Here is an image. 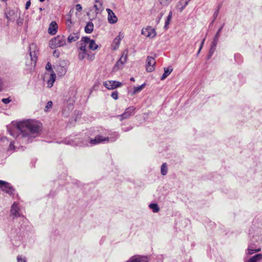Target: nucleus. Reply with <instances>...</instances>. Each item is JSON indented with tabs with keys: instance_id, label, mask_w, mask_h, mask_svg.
<instances>
[{
	"instance_id": "1",
	"label": "nucleus",
	"mask_w": 262,
	"mask_h": 262,
	"mask_svg": "<svg viewBox=\"0 0 262 262\" xmlns=\"http://www.w3.org/2000/svg\"><path fill=\"white\" fill-rule=\"evenodd\" d=\"M41 123L35 120L27 119L13 124V128L7 127L10 134L21 140L22 143L32 142L39 135Z\"/></svg>"
},
{
	"instance_id": "2",
	"label": "nucleus",
	"mask_w": 262,
	"mask_h": 262,
	"mask_svg": "<svg viewBox=\"0 0 262 262\" xmlns=\"http://www.w3.org/2000/svg\"><path fill=\"white\" fill-rule=\"evenodd\" d=\"M29 55L31 58V63L29 64L26 63V64L27 66L28 65L29 68L32 69V68L35 67L37 59V56L38 53V50H37V47L36 44L32 43L30 45L29 47Z\"/></svg>"
},
{
	"instance_id": "3",
	"label": "nucleus",
	"mask_w": 262,
	"mask_h": 262,
	"mask_svg": "<svg viewBox=\"0 0 262 262\" xmlns=\"http://www.w3.org/2000/svg\"><path fill=\"white\" fill-rule=\"evenodd\" d=\"M66 45V39L64 35H58L49 42V46L52 49L62 47Z\"/></svg>"
},
{
	"instance_id": "4",
	"label": "nucleus",
	"mask_w": 262,
	"mask_h": 262,
	"mask_svg": "<svg viewBox=\"0 0 262 262\" xmlns=\"http://www.w3.org/2000/svg\"><path fill=\"white\" fill-rule=\"evenodd\" d=\"M116 140L115 138L114 139H110L108 137H104L102 136L98 135L95 137L94 139H89V144L91 146L95 145L97 144L100 143L101 142H103L105 141H111L113 142Z\"/></svg>"
},
{
	"instance_id": "5",
	"label": "nucleus",
	"mask_w": 262,
	"mask_h": 262,
	"mask_svg": "<svg viewBox=\"0 0 262 262\" xmlns=\"http://www.w3.org/2000/svg\"><path fill=\"white\" fill-rule=\"evenodd\" d=\"M135 110L136 108L134 106H129L126 108L125 112L122 114L118 117L120 118L121 121L126 119L134 115Z\"/></svg>"
},
{
	"instance_id": "6",
	"label": "nucleus",
	"mask_w": 262,
	"mask_h": 262,
	"mask_svg": "<svg viewBox=\"0 0 262 262\" xmlns=\"http://www.w3.org/2000/svg\"><path fill=\"white\" fill-rule=\"evenodd\" d=\"M128 50H125L123 52L121 57L119 59V60L116 62V63L115 65L114 69H121L123 67V64L126 62L127 58V55H128Z\"/></svg>"
},
{
	"instance_id": "7",
	"label": "nucleus",
	"mask_w": 262,
	"mask_h": 262,
	"mask_svg": "<svg viewBox=\"0 0 262 262\" xmlns=\"http://www.w3.org/2000/svg\"><path fill=\"white\" fill-rule=\"evenodd\" d=\"M0 188L3 191L9 194H13L14 191V189L11 187L10 183L2 180H0Z\"/></svg>"
},
{
	"instance_id": "8",
	"label": "nucleus",
	"mask_w": 262,
	"mask_h": 262,
	"mask_svg": "<svg viewBox=\"0 0 262 262\" xmlns=\"http://www.w3.org/2000/svg\"><path fill=\"white\" fill-rule=\"evenodd\" d=\"M122 85L121 82L114 80H108L103 82V85L108 90H114L121 86Z\"/></svg>"
},
{
	"instance_id": "9",
	"label": "nucleus",
	"mask_w": 262,
	"mask_h": 262,
	"mask_svg": "<svg viewBox=\"0 0 262 262\" xmlns=\"http://www.w3.org/2000/svg\"><path fill=\"white\" fill-rule=\"evenodd\" d=\"M124 37V34L120 32L118 35L113 40L112 47L113 50H116L118 49L121 40Z\"/></svg>"
},
{
	"instance_id": "10",
	"label": "nucleus",
	"mask_w": 262,
	"mask_h": 262,
	"mask_svg": "<svg viewBox=\"0 0 262 262\" xmlns=\"http://www.w3.org/2000/svg\"><path fill=\"white\" fill-rule=\"evenodd\" d=\"M103 9L102 3L99 1H96L95 4L90 10V12L93 13V12H95L96 13V15H97L101 13Z\"/></svg>"
},
{
	"instance_id": "11",
	"label": "nucleus",
	"mask_w": 262,
	"mask_h": 262,
	"mask_svg": "<svg viewBox=\"0 0 262 262\" xmlns=\"http://www.w3.org/2000/svg\"><path fill=\"white\" fill-rule=\"evenodd\" d=\"M11 213L12 215H13V219L21 216V214L19 213V208L18 207V204L16 202L14 203L11 206Z\"/></svg>"
},
{
	"instance_id": "12",
	"label": "nucleus",
	"mask_w": 262,
	"mask_h": 262,
	"mask_svg": "<svg viewBox=\"0 0 262 262\" xmlns=\"http://www.w3.org/2000/svg\"><path fill=\"white\" fill-rule=\"evenodd\" d=\"M80 37V33L79 31L76 32H72L70 34L68 38L67 41L68 43H72L77 41Z\"/></svg>"
},
{
	"instance_id": "13",
	"label": "nucleus",
	"mask_w": 262,
	"mask_h": 262,
	"mask_svg": "<svg viewBox=\"0 0 262 262\" xmlns=\"http://www.w3.org/2000/svg\"><path fill=\"white\" fill-rule=\"evenodd\" d=\"M58 25L56 21H52L49 25L48 33L51 35H55L57 31Z\"/></svg>"
},
{
	"instance_id": "14",
	"label": "nucleus",
	"mask_w": 262,
	"mask_h": 262,
	"mask_svg": "<svg viewBox=\"0 0 262 262\" xmlns=\"http://www.w3.org/2000/svg\"><path fill=\"white\" fill-rule=\"evenodd\" d=\"M129 262H147V258L140 255H134L129 258Z\"/></svg>"
},
{
	"instance_id": "15",
	"label": "nucleus",
	"mask_w": 262,
	"mask_h": 262,
	"mask_svg": "<svg viewBox=\"0 0 262 262\" xmlns=\"http://www.w3.org/2000/svg\"><path fill=\"white\" fill-rule=\"evenodd\" d=\"M56 74L54 71L51 73L49 79L47 80V87L50 88L53 86L56 79Z\"/></svg>"
},
{
	"instance_id": "16",
	"label": "nucleus",
	"mask_w": 262,
	"mask_h": 262,
	"mask_svg": "<svg viewBox=\"0 0 262 262\" xmlns=\"http://www.w3.org/2000/svg\"><path fill=\"white\" fill-rule=\"evenodd\" d=\"M156 60L154 58L148 56V72H151L155 70V65Z\"/></svg>"
},
{
	"instance_id": "17",
	"label": "nucleus",
	"mask_w": 262,
	"mask_h": 262,
	"mask_svg": "<svg viewBox=\"0 0 262 262\" xmlns=\"http://www.w3.org/2000/svg\"><path fill=\"white\" fill-rule=\"evenodd\" d=\"M187 4L188 3L187 2L186 0H180V1L177 3L176 5V8L178 10L181 12L187 5Z\"/></svg>"
},
{
	"instance_id": "18",
	"label": "nucleus",
	"mask_w": 262,
	"mask_h": 262,
	"mask_svg": "<svg viewBox=\"0 0 262 262\" xmlns=\"http://www.w3.org/2000/svg\"><path fill=\"white\" fill-rule=\"evenodd\" d=\"M261 250L260 247L259 246L258 248L256 247H253L252 245H248L247 249L248 255L253 254L254 252H259Z\"/></svg>"
},
{
	"instance_id": "19",
	"label": "nucleus",
	"mask_w": 262,
	"mask_h": 262,
	"mask_svg": "<svg viewBox=\"0 0 262 262\" xmlns=\"http://www.w3.org/2000/svg\"><path fill=\"white\" fill-rule=\"evenodd\" d=\"M172 68L171 67L164 68V72L161 76V79H165L172 71Z\"/></svg>"
},
{
	"instance_id": "20",
	"label": "nucleus",
	"mask_w": 262,
	"mask_h": 262,
	"mask_svg": "<svg viewBox=\"0 0 262 262\" xmlns=\"http://www.w3.org/2000/svg\"><path fill=\"white\" fill-rule=\"evenodd\" d=\"M262 259V254H257L249 258L247 262H257Z\"/></svg>"
},
{
	"instance_id": "21",
	"label": "nucleus",
	"mask_w": 262,
	"mask_h": 262,
	"mask_svg": "<svg viewBox=\"0 0 262 262\" xmlns=\"http://www.w3.org/2000/svg\"><path fill=\"white\" fill-rule=\"evenodd\" d=\"M6 16H17L18 15H20V12L15 9L9 10L8 12V10L5 13Z\"/></svg>"
},
{
	"instance_id": "22",
	"label": "nucleus",
	"mask_w": 262,
	"mask_h": 262,
	"mask_svg": "<svg viewBox=\"0 0 262 262\" xmlns=\"http://www.w3.org/2000/svg\"><path fill=\"white\" fill-rule=\"evenodd\" d=\"M94 29V25L92 22H88L84 28V31L86 33H91Z\"/></svg>"
},
{
	"instance_id": "23",
	"label": "nucleus",
	"mask_w": 262,
	"mask_h": 262,
	"mask_svg": "<svg viewBox=\"0 0 262 262\" xmlns=\"http://www.w3.org/2000/svg\"><path fill=\"white\" fill-rule=\"evenodd\" d=\"M223 27H224V24L219 29V30L217 31V32H216L215 35L214 36V37L213 38V41L212 42L214 43V45L217 44L218 40H219V37L220 36V33L221 32Z\"/></svg>"
},
{
	"instance_id": "24",
	"label": "nucleus",
	"mask_w": 262,
	"mask_h": 262,
	"mask_svg": "<svg viewBox=\"0 0 262 262\" xmlns=\"http://www.w3.org/2000/svg\"><path fill=\"white\" fill-rule=\"evenodd\" d=\"M148 207L152 209L154 213H157L160 210V208L157 203H151Z\"/></svg>"
},
{
	"instance_id": "25",
	"label": "nucleus",
	"mask_w": 262,
	"mask_h": 262,
	"mask_svg": "<svg viewBox=\"0 0 262 262\" xmlns=\"http://www.w3.org/2000/svg\"><path fill=\"white\" fill-rule=\"evenodd\" d=\"M168 167L167 164L166 163L162 164L161 167V173L163 176H165L167 173Z\"/></svg>"
},
{
	"instance_id": "26",
	"label": "nucleus",
	"mask_w": 262,
	"mask_h": 262,
	"mask_svg": "<svg viewBox=\"0 0 262 262\" xmlns=\"http://www.w3.org/2000/svg\"><path fill=\"white\" fill-rule=\"evenodd\" d=\"M88 51H78V58L80 60H82L86 57Z\"/></svg>"
},
{
	"instance_id": "27",
	"label": "nucleus",
	"mask_w": 262,
	"mask_h": 262,
	"mask_svg": "<svg viewBox=\"0 0 262 262\" xmlns=\"http://www.w3.org/2000/svg\"><path fill=\"white\" fill-rule=\"evenodd\" d=\"M58 74L60 76H62L66 74L67 72V69L64 67L58 66L57 67Z\"/></svg>"
},
{
	"instance_id": "28",
	"label": "nucleus",
	"mask_w": 262,
	"mask_h": 262,
	"mask_svg": "<svg viewBox=\"0 0 262 262\" xmlns=\"http://www.w3.org/2000/svg\"><path fill=\"white\" fill-rule=\"evenodd\" d=\"M67 27L69 30V32L72 31V26L74 24V22L72 20L71 18H69L66 20Z\"/></svg>"
},
{
	"instance_id": "29",
	"label": "nucleus",
	"mask_w": 262,
	"mask_h": 262,
	"mask_svg": "<svg viewBox=\"0 0 262 262\" xmlns=\"http://www.w3.org/2000/svg\"><path fill=\"white\" fill-rule=\"evenodd\" d=\"M98 47V46L95 43L94 40L92 39L89 44V48L90 49L92 50H96Z\"/></svg>"
},
{
	"instance_id": "30",
	"label": "nucleus",
	"mask_w": 262,
	"mask_h": 262,
	"mask_svg": "<svg viewBox=\"0 0 262 262\" xmlns=\"http://www.w3.org/2000/svg\"><path fill=\"white\" fill-rule=\"evenodd\" d=\"M145 85L146 83H144L140 86L134 87L133 94L138 93L140 92L144 88Z\"/></svg>"
},
{
	"instance_id": "31",
	"label": "nucleus",
	"mask_w": 262,
	"mask_h": 262,
	"mask_svg": "<svg viewBox=\"0 0 262 262\" xmlns=\"http://www.w3.org/2000/svg\"><path fill=\"white\" fill-rule=\"evenodd\" d=\"M156 32L154 29L148 28V37L154 38L156 36Z\"/></svg>"
},
{
	"instance_id": "32",
	"label": "nucleus",
	"mask_w": 262,
	"mask_h": 262,
	"mask_svg": "<svg viewBox=\"0 0 262 262\" xmlns=\"http://www.w3.org/2000/svg\"><path fill=\"white\" fill-rule=\"evenodd\" d=\"M92 39L90 38L89 37H82L81 40L80 42H81L85 45L89 44L90 42V41H91Z\"/></svg>"
},
{
	"instance_id": "33",
	"label": "nucleus",
	"mask_w": 262,
	"mask_h": 262,
	"mask_svg": "<svg viewBox=\"0 0 262 262\" xmlns=\"http://www.w3.org/2000/svg\"><path fill=\"white\" fill-rule=\"evenodd\" d=\"M79 145L80 146H86L89 145V138L82 140L80 141V143H79Z\"/></svg>"
},
{
	"instance_id": "34",
	"label": "nucleus",
	"mask_w": 262,
	"mask_h": 262,
	"mask_svg": "<svg viewBox=\"0 0 262 262\" xmlns=\"http://www.w3.org/2000/svg\"><path fill=\"white\" fill-rule=\"evenodd\" d=\"M159 3L164 6H168L171 2V0H159Z\"/></svg>"
},
{
	"instance_id": "35",
	"label": "nucleus",
	"mask_w": 262,
	"mask_h": 262,
	"mask_svg": "<svg viewBox=\"0 0 262 262\" xmlns=\"http://www.w3.org/2000/svg\"><path fill=\"white\" fill-rule=\"evenodd\" d=\"M79 42H80V47L78 49V51H88L86 49V45L81 42H78L77 43V44L78 45Z\"/></svg>"
},
{
	"instance_id": "36",
	"label": "nucleus",
	"mask_w": 262,
	"mask_h": 262,
	"mask_svg": "<svg viewBox=\"0 0 262 262\" xmlns=\"http://www.w3.org/2000/svg\"><path fill=\"white\" fill-rule=\"evenodd\" d=\"M107 18H108V22L112 24L116 23L118 20V19H117L118 17H107Z\"/></svg>"
},
{
	"instance_id": "37",
	"label": "nucleus",
	"mask_w": 262,
	"mask_h": 262,
	"mask_svg": "<svg viewBox=\"0 0 262 262\" xmlns=\"http://www.w3.org/2000/svg\"><path fill=\"white\" fill-rule=\"evenodd\" d=\"M53 103L51 101H48L45 108V111L47 112L48 110L52 107Z\"/></svg>"
},
{
	"instance_id": "38",
	"label": "nucleus",
	"mask_w": 262,
	"mask_h": 262,
	"mask_svg": "<svg viewBox=\"0 0 262 262\" xmlns=\"http://www.w3.org/2000/svg\"><path fill=\"white\" fill-rule=\"evenodd\" d=\"M111 97L115 100L118 99V92L117 91H114L111 94Z\"/></svg>"
},
{
	"instance_id": "39",
	"label": "nucleus",
	"mask_w": 262,
	"mask_h": 262,
	"mask_svg": "<svg viewBox=\"0 0 262 262\" xmlns=\"http://www.w3.org/2000/svg\"><path fill=\"white\" fill-rule=\"evenodd\" d=\"M171 17H167V19L165 20V25H164V28L165 29H168V25H169V24L170 23V21L171 20Z\"/></svg>"
},
{
	"instance_id": "40",
	"label": "nucleus",
	"mask_w": 262,
	"mask_h": 262,
	"mask_svg": "<svg viewBox=\"0 0 262 262\" xmlns=\"http://www.w3.org/2000/svg\"><path fill=\"white\" fill-rule=\"evenodd\" d=\"M46 69L47 71H50L51 73L52 72V71H53V70H52V65L49 62H48L47 63L46 66Z\"/></svg>"
},
{
	"instance_id": "41",
	"label": "nucleus",
	"mask_w": 262,
	"mask_h": 262,
	"mask_svg": "<svg viewBox=\"0 0 262 262\" xmlns=\"http://www.w3.org/2000/svg\"><path fill=\"white\" fill-rule=\"evenodd\" d=\"M216 45H217V44L214 45V43L212 42L211 45L210 49L209 50V52H210L211 53H213L215 50Z\"/></svg>"
},
{
	"instance_id": "42",
	"label": "nucleus",
	"mask_w": 262,
	"mask_h": 262,
	"mask_svg": "<svg viewBox=\"0 0 262 262\" xmlns=\"http://www.w3.org/2000/svg\"><path fill=\"white\" fill-rule=\"evenodd\" d=\"M106 11L108 13V16H116L115 13L113 12V11L110 9H106Z\"/></svg>"
},
{
	"instance_id": "43",
	"label": "nucleus",
	"mask_w": 262,
	"mask_h": 262,
	"mask_svg": "<svg viewBox=\"0 0 262 262\" xmlns=\"http://www.w3.org/2000/svg\"><path fill=\"white\" fill-rule=\"evenodd\" d=\"M86 56L89 60H92L94 58V55L93 54H90L89 52Z\"/></svg>"
},
{
	"instance_id": "44",
	"label": "nucleus",
	"mask_w": 262,
	"mask_h": 262,
	"mask_svg": "<svg viewBox=\"0 0 262 262\" xmlns=\"http://www.w3.org/2000/svg\"><path fill=\"white\" fill-rule=\"evenodd\" d=\"M11 101V100L9 98H3L2 99V102L5 104H8Z\"/></svg>"
},
{
	"instance_id": "45",
	"label": "nucleus",
	"mask_w": 262,
	"mask_h": 262,
	"mask_svg": "<svg viewBox=\"0 0 262 262\" xmlns=\"http://www.w3.org/2000/svg\"><path fill=\"white\" fill-rule=\"evenodd\" d=\"M17 262H26L25 258H22L20 256H18L17 257Z\"/></svg>"
},
{
	"instance_id": "46",
	"label": "nucleus",
	"mask_w": 262,
	"mask_h": 262,
	"mask_svg": "<svg viewBox=\"0 0 262 262\" xmlns=\"http://www.w3.org/2000/svg\"><path fill=\"white\" fill-rule=\"evenodd\" d=\"M23 21H24V19L22 17H19L16 21L17 24L19 26H20L23 24Z\"/></svg>"
},
{
	"instance_id": "47",
	"label": "nucleus",
	"mask_w": 262,
	"mask_h": 262,
	"mask_svg": "<svg viewBox=\"0 0 262 262\" xmlns=\"http://www.w3.org/2000/svg\"><path fill=\"white\" fill-rule=\"evenodd\" d=\"M221 5H219L218 7H217V10H216L215 11V12H214V14H213V16H217L218 14H219V10L221 8Z\"/></svg>"
},
{
	"instance_id": "48",
	"label": "nucleus",
	"mask_w": 262,
	"mask_h": 262,
	"mask_svg": "<svg viewBox=\"0 0 262 262\" xmlns=\"http://www.w3.org/2000/svg\"><path fill=\"white\" fill-rule=\"evenodd\" d=\"M76 10L77 11H80L82 10V7L80 4H77L75 6Z\"/></svg>"
},
{
	"instance_id": "49",
	"label": "nucleus",
	"mask_w": 262,
	"mask_h": 262,
	"mask_svg": "<svg viewBox=\"0 0 262 262\" xmlns=\"http://www.w3.org/2000/svg\"><path fill=\"white\" fill-rule=\"evenodd\" d=\"M30 5H31V2H30V0H29L27 2L26 4V6H25V8L26 9H28L29 7L30 6Z\"/></svg>"
},
{
	"instance_id": "50",
	"label": "nucleus",
	"mask_w": 262,
	"mask_h": 262,
	"mask_svg": "<svg viewBox=\"0 0 262 262\" xmlns=\"http://www.w3.org/2000/svg\"><path fill=\"white\" fill-rule=\"evenodd\" d=\"M53 55L56 57H58L59 55V53L55 50L53 52Z\"/></svg>"
},
{
	"instance_id": "51",
	"label": "nucleus",
	"mask_w": 262,
	"mask_h": 262,
	"mask_svg": "<svg viewBox=\"0 0 262 262\" xmlns=\"http://www.w3.org/2000/svg\"><path fill=\"white\" fill-rule=\"evenodd\" d=\"M9 148L10 149H14L15 148L13 142L10 143Z\"/></svg>"
},
{
	"instance_id": "52",
	"label": "nucleus",
	"mask_w": 262,
	"mask_h": 262,
	"mask_svg": "<svg viewBox=\"0 0 262 262\" xmlns=\"http://www.w3.org/2000/svg\"><path fill=\"white\" fill-rule=\"evenodd\" d=\"M147 31V27L145 28H143V29L142 30L141 33H142V34H145V31Z\"/></svg>"
},
{
	"instance_id": "53",
	"label": "nucleus",
	"mask_w": 262,
	"mask_h": 262,
	"mask_svg": "<svg viewBox=\"0 0 262 262\" xmlns=\"http://www.w3.org/2000/svg\"><path fill=\"white\" fill-rule=\"evenodd\" d=\"M249 245H252V246L253 247H256L257 248H258V247L254 243V242H251Z\"/></svg>"
},
{
	"instance_id": "54",
	"label": "nucleus",
	"mask_w": 262,
	"mask_h": 262,
	"mask_svg": "<svg viewBox=\"0 0 262 262\" xmlns=\"http://www.w3.org/2000/svg\"><path fill=\"white\" fill-rule=\"evenodd\" d=\"M213 53H211L210 52H209L208 55L207 56V59H209L212 56Z\"/></svg>"
},
{
	"instance_id": "55",
	"label": "nucleus",
	"mask_w": 262,
	"mask_h": 262,
	"mask_svg": "<svg viewBox=\"0 0 262 262\" xmlns=\"http://www.w3.org/2000/svg\"><path fill=\"white\" fill-rule=\"evenodd\" d=\"M205 38H204V39H203V40L202 41V42H201V46H200V48H202V47H203V44H204V41H205Z\"/></svg>"
},
{
	"instance_id": "56",
	"label": "nucleus",
	"mask_w": 262,
	"mask_h": 262,
	"mask_svg": "<svg viewBox=\"0 0 262 262\" xmlns=\"http://www.w3.org/2000/svg\"><path fill=\"white\" fill-rule=\"evenodd\" d=\"M205 38H204V39H203V40L202 41V42H201V46H200V48H202V47H203V44H204V41H205Z\"/></svg>"
},
{
	"instance_id": "57",
	"label": "nucleus",
	"mask_w": 262,
	"mask_h": 262,
	"mask_svg": "<svg viewBox=\"0 0 262 262\" xmlns=\"http://www.w3.org/2000/svg\"><path fill=\"white\" fill-rule=\"evenodd\" d=\"M167 16H172V12L171 11L169 12Z\"/></svg>"
},
{
	"instance_id": "58",
	"label": "nucleus",
	"mask_w": 262,
	"mask_h": 262,
	"mask_svg": "<svg viewBox=\"0 0 262 262\" xmlns=\"http://www.w3.org/2000/svg\"><path fill=\"white\" fill-rule=\"evenodd\" d=\"M130 81H135V78L134 77H131L130 79Z\"/></svg>"
},
{
	"instance_id": "59",
	"label": "nucleus",
	"mask_w": 262,
	"mask_h": 262,
	"mask_svg": "<svg viewBox=\"0 0 262 262\" xmlns=\"http://www.w3.org/2000/svg\"><path fill=\"white\" fill-rule=\"evenodd\" d=\"M72 11H74V10H73H73H72V9H71V10H70V15L71 16V15H72Z\"/></svg>"
},
{
	"instance_id": "60",
	"label": "nucleus",
	"mask_w": 262,
	"mask_h": 262,
	"mask_svg": "<svg viewBox=\"0 0 262 262\" xmlns=\"http://www.w3.org/2000/svg\"><path fill=\"white\" fill-rule=\"evenodd\" d=\"M201 49L202 48H200V49H199V51L198 52V54H199V53L200 52Z\"/></svg>"
},
{
	"instance_id": "61",
	"label": "nucleus",
	"mask_w": 262,
	"mask_h": 262,
	"mask_svg": "<svg viewBox=\"0 0 262 262\" xmlns=\"http://www.w3.org/2000/svg\"><path fill=\"white\" fill-rule=\"evenodd\" d=\"M145 68H146V70H147V64H145Z\"/></svg>"
},
{
	"instance_id": "62",
	"label": "nucleus",
	"mask_w": 262,
	"mask_h": 262,
	"mask_svg": "<svg viewBox=\"0 0 262 262\" xmlns=\"http://www.w3.org/2000/svg\"><path fill=\"white\" fill-rule=\"evenodd\" d=\"M4 139H7V138H6V137H4V138H3L2 139V140H4Z\"/></svg>"
},
{
	"instance_id": "63",
	"label": "nucleus",
	"mask_w": 262,
	"mask_h": 262,
	"mask_svg": "<svg viewBox=\"0 0 262 262\" xmlns=\"http://www.w3.org/2000/svg\"><path fill=\"white\" fill-rule=\"evenodd\" d=\"M163 15V13H161L160 14V16H162V15Z\"/></svg>"
},
{
	"instance_id": "64",
	"label": "nucleus",
	"mask_w": 262,
	"mask_h": 262,
	"mask_svg": "<svg viewBox=\"0 0 262 262\" xmlns=\"http://www.w3.org/2000/svg\"><path fill=\"white\" fill-rule=\"evenodd\" d=\"M45 1V0H39V1H40V2H44Z\"/></svg>"
}]
</instances>
